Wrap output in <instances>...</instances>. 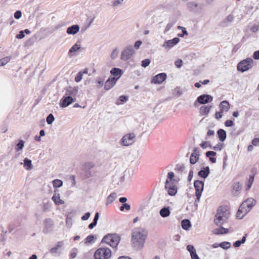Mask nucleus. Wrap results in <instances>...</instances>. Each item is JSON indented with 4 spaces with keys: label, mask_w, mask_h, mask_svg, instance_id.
<instances>
[{
    "label": "nucleus",
    "mask_w": 259,
    "mask_h": 259,
    "mask_svg": "<svg viewBox=\"0 0 259 259\" xmlns=\"http://www.w3.org/2000/svg\"><path fill=\"white\" fill-rule=\"evenodd\" d=\"M147 237V232L141 228H137L133 230L132 236V242L135 248L141 249L144 244Z\"/></svg>",
    "instance_id": "1"
},
{
    "label": "nucleus",
    "mask_w": 259,
    "mask_h": 259,
    "mask_svg": "<svg viewBox=\"0 0 259 259\" xmlns=\"http://www.w3.org/2000/svg\"><path fill=\"white\" fill-rule=\"evenodd\" d=\"M255 200L252 198H249L243 201L239 208L237 213V218L242 219L243 216L250 211L251 208L255 205Z\"/></svg>",
    "instance_id": "2"
},
{
    "label": "nucleus",
    "mask_w": 259,
    "mask_h": 259,
    "mask_svg": "<svg viewBox=\"0 0 259 259\" xmlns=\"http://www.w3.org/2000/svg\"><path fill=\"white\" fill-rule=\"evenodd\" d=\"M230 215L229 211L226 207L221 206L217 210L214 222L219 226H221L228 220Z\"/></svg>",
    "instance_id": "3"
},
{
    "label": "nucleus",
    "mask_w": 259,
    "mask_h": 259,
    "mask_svg": "<svg viewBox=\"0 0 259 259\" xmlns=\"http://www.w3.org/2000/svg\"><path fill=\"white\" fill-rule=\"evenodd\" d=\"M120 240L119 235L115 234H109L104 237L102 243H106L113 248H115L118 245Z\"/></svg>",
    "instance_id": "4"
},
{
    "label": "nucleus",
    "mask_w": 259,
    "mask_h": 259,
    "mask_svg": "<svg viewBox=\"0 0 259 259\" xmlns=\"http://www.w3.org/2000/svg\"><path fill=\"white\" fill-rule=\"evenodd\" d=\"M111 256V251L107 247L98 248L94 253L95 259H108Z\"/></svg>",
    "instance_id": "5"
},
{
    "label": "nucleus",
    "mask_w": 259,
    "mask_h": 259,
    "mask_svg": "<svg viewBox=\"0 0 259 259\" xmlns=\"http://www.w3.org/2000/svg\"><path fill=\"white\" fill-rule=\"evenodd\" d=\"M136 140V135L134 133L127 134L123 136L120 140V144L123 146L132 145Z\"/></svg>",
    "instance_id": "6"
},
{
    "label": "nucleus",
    "mask_w": 259,
    "mask_h": 259,
    "mask_svg": "<svg viewBox=\"0 0 259 259\" xmlns=\"http://www.w3.org/2000/svg\"><path fill=\"white\" fill-rule=\"evenodd\" d=\"M135 54V51L132 46H128L122 51L120 59L123 61H126L130 59Z\"/></svg>",
    "instance_id": "7"
},
{
    "label": "nucleus",
    "mask_w": 259,
    "mask_h": 259,
    "mask_svg": "<svg viewBox=\"0 0 259 259\" xmlns=\"http://www.w3.org/2000/svg\"><path fill=\"white\" fill-rule=\"evenodd\" d=\"M252 62L253 60L252 59L247 58L238 63L237 69L241 72L247 71L251 67Z\"/></svg>",
    "instance_id": "8"
},
{
    "label": "nucleus",
    "mask_w": 259,
    "mask_h": 259,
    "mask_svg": "<svg viewBox=\"0 0 259 259\" xmlns=\"http://www.w3.org/2000/svg\"><path fill=\"white\" fill-rule=\"evenodd\" d=\"M194 186L196 196V201L199 202L204 188V183L202 181L197 180L194 182Z\"/></svg>",
    "instance_id": "9"
},
{
    "label": "nucleus",
    "mask_w": 259,
    "mask_h": 259,
    "mask_svg": "<svg viewBox=\"0 0 259 259\" xmlns=\"http://www.w3.org/2000/svg\"><path fill=\"white\" fill-rule=\"evenodd\" d=\"M213 100V97L209 95L203 94L199 96L197 100L194 103V105L196 106L197 102L201 104H204L210 102Z\"/></svg>",
    "instance_id": "10"
},
{
    "label": "nucleus",
    "mask_w": 259,
    "mask_h": 259,
    "mask_svg": "<svg viewBox=\"0 0 259 259\" xmlns=\"http://www.w3.org/2000/svg\"><path fill=\"white\" fill-rule=\"evenodd\" d=\"M43 232L45 233H48L53 230L54 224L53 221L51 219H46L44 222Z\"/></svg>",
    "instance_id": "11"
},
{
    "label": "nucleus",
    "mask_w": 259,
    "mask_h": 259,
    "mask_svg": "<svg viewBox=\"0 0 259 259\" xmlns=\"http://www.w3.org/2000/svg\"><path fill=\"white\" fill-rule=\"evenodd\" d=\"M76 101V98H72V97L70 96H64L60 101V106L65 108L68 106L71 103L75 102Z\"/></svg>",
    "instance_id": "12"
},
{
    "label": "nucleus",
    "mask_w": 259,
    "mask_h": 259,
    "mask_svg": "<svg viewBox=\"0 0 259 259\" xmlns=\"http://www.w3.org/2000/svg\"><path fill=\"white\" fill-rule=\"evenodd\" d=\"M166 74L165 73H159L152 78L151 82L155 84H161L166 79Z\"/></svg>",
    "instance_id": "13"
},
{
    "label": "nucleus",
    "mask_w": 259,
    "mask_h": 259,
    "mask_svg": "<svg viewBox=\"0 0 259 259\" xmlns=\"http://www.w3.org/2000/svg\"><path fill=\"white\" fill-rule=\"evenodd\" d=\"M78 88L77 87H69L66 90L65 96H70L72 98H76L78 94Z\"/></svg>",
    "instance_id": "14"
},
{
    "label": "nucleus",
    "mask_w": 259,
    "mask_h": 259,
    "mask_svg": "<svg viewBox=\"0 0 259 259\" xmlns=\"http://www.w3.org/2000/svg\"><path fill=\"white\" fill-rule=\"evenodd\" d=\"M118 78L115 77L108 78L105 83L104 89L106 90H109L111 89L116 83Z\"/></svg>",
    "instance_id": "15"
},
{
    "label": "nucleus",
    "mask_w": 259,
    "mask_h": 259,
    "mask_svg": "<svg viewBox=\"0 0 259 259\" xmlns=\"http://www.w3.org/2000/svg\"><path fill=\"white\" fill-rule=\"evenodd\" d=\"M180 41V39L178 37H175L172 39L167 40L162 45V47L165 48H170L177 44Z\"/></svg>",
    "instance_id": "16"
},
{
    "label": "nucleus",
    "mask_w": 259,
    "mask_h": 259,
    "mask_svg": "<svg viewBox=\"0 0 259 259\" xmlns=\"http://www.w3.org/2000/svg\"><path fill=\"white\" fill-rule=\"evenodd\" d=\"M55 193L52 197V200L54 201L56 205H59L64 203V201L60 199V194L58 190H55Z\"/></svg>",
    "instance_id": "17"
},
{
    "label": "nucleus",
    "mask_w": 259,
    "mask_h": 259,
    "mask_svg": "<svg viewBox=\"0 0 259 259\" xmlns=\"http://www.w3.org/2000/svg\"><path fill=\"white\" fill-rule=\"evenodd\" d=\"M80 27L78 25H73L67 28L66 33L70 35H74L79 32Z\"/></svg>",
    "instance_id": "18"
},
{
    "label": "nucleus",
    "mask_w": 259,
    "mask_h": 259,
    "mask_svg": "<svg viewBox=\"0 0 259 259\" xmlns=\"http://www.w3.org/2000/svg\"><path fill=\"white\" fill-rule=\"evenodd\" d=\"M165 189L167 190L168 194L170 196H174L177 192V188L175 184L165 185Z\"/></svg>",
    "instance_id": "19"
},
{
    "label": "nucleus",
    "mask_w": 259,
    "mask_h": 259,
    "mask_svg": "<svg viewBox=\"0 0 259 259\" xmlns=\"http://www.w3.org/2000/svg\"><path fill=\"white\" fill-rule=\"evenodd\" d=\"M177 20V18L174 17H171L169 18L168 23L167 24L164 31V33H166L169 31V30L174 26Z\"/></svg>",
    "instance_id": "20"
},
{
    "label": "nucleus",
    "mask_w": 259,
    "mask_h": 259,
    "mask_svg": "<svg viewBox=\"0 0 259 259\" xmlns=\"http://www.w3.org/2000/svg\"><path fill=\"white\" fill-rule=\"evenodd\" d=\"M175 174L173 172H169L167 174V179L165 183V185L168 186V185L175 184L176 183V180L174 179Z\"/></svg>",
    "instance_id": "21"
},
{
    "label": "nucleus",
    "mask_w": 259,
    "mask_h": 259,
    "mask_svg": "<svg viewBox=\"0 0 259 259\" xmlns=\"http://www.w3.org/2000/svg\"><path fill=\"white\" fill-rule=\"evenodd\" d=\"M219 107L222 112H227L230 109V104L227 101H223L220 104Z\"/></svg>",
    "instance_id": "22"
},
{
    "label": "nucleus",
    "mask_w": 259,
    "mask_h": 259,
    "mask_svg": "<svg viewBox=\"0 0 259 259\" xmlns=\"http://www.w3.org/2000/svg\"><path fill=\"white\" fill-rule=\"evenodd\" d=\"M110 73L115 77V76H118L116 78L118 79L122 75L123 72L122 70L119 68H113L110 71Z\"/></svg>",
    "instance_id": "23"
},
{
    "label": "nucleus",
    "mask_w": 259,
    "mask_h": 259,
    "mask_svg": "<svg viewBox=\"0 0 259 259\" xmlns=\"http://www.w3.org/2000/svg\"><path fill=\"white\" fill-rule=\"evenodd\" d=\"M21 164H23L24 167L27 170H31L33 168L31 160L28 159L27 158H25L24 159V162H21Z\"/></svg>",
    "instance_id": "24"
},
{
    "label": "nucleus",
    "mask_w": 259,
    "mask_h": 259,
    "mask_svg": "<svg viewBox=\"0 0 259 259\" xmlns=\"http://www.w3.org/2000/svg\"><path fill=\"white\" fill-rule=\"evenodd\" d=\"M211 108V105L201 106L200 109V114H201L202 115H207L209 113Z\"/></svg>",
    "instance_id": "25"
},
{
    "label": "nucleus",
    "mask_w": 259,
    "mask_h": 259,
    "mask_svg": "<svg viewBox=\"0 0 259 259\" xmlns=\"http://www.w3.org/2000/svg\"><path fill=\"white\" fill-rule=\"evenodd\" d=\"M212 232L214 234L216 235L224 234L227 233L228 232V230L223 228V227H221L220 228L214 229L212 231Z\"/></svg>",
    "instance_id": "26"
},
{
    "label": "nucleus",
    "mask_w": 259,
    "mask_h": 259,
    "mask_svg": "<svg viewBox=\"0 0 259 259\" xmlns=\"http://www.w3.org/2000/svg\"><path fill=\"white\" fill-rule=\"evenodd\" d=\"M209 174V168L208 166L206 167L203 169H201L198 172V175L203 178H206Z\"/></svg>",
    "instance_id": "27"
},
{
    "label": "nucleus",
    "mask_w": 259,
    "mask_h": 259,
    "mask_svg": "<svg viewBox=\"0 0 259 259\" xmlns=\"http://www.w3.org/2000/svg\"><path fill=\"white\" fill-rule=\"evenodd\" d=\"M170 210L169 207H165L161 209L159 211L160 215L162 218H166L170 214Z\"/></svg>",
    "instance_id": "28"
},
{
    "label": "nucleus",
    "mask_w": 259,
    "mask_h": 259,
    "mask_svg": "<svg viewBox=\"0 0 259 259\" xmlns=\"http://www.w3.org/2000/svg\"><path fill=\"white\" fill-rule=\"evenodd\" d=\"M181 226L183 229L189 230L191 227V224L189 220L185 219L182 221Z\"/></svg>",
    "instance_id": "29"
},
{
    "label": "nucleus",
    "mask_w": 259,
    "mask_h": 259,
    "mask_svg": "<svg viewBox=\"0 0 259 259\" xmlns=\"http://www.w3.org/2000/svg\"><path fill=\"white\" fill-rule=\"evenodd\" d=\"M196 148L194 149V152L191 154L190 161L191 164H195L198 160L199 157L196 153Z\"/></svg>",
    "instance_id": "30"
},
{
    "label": "nucleus",
    "mask_w": 259,
    "mask_h": 259,
    "mask_svg": "<svg viewBox=\"0 0 259 259\" xmlns=\"http://www.w3.org/2000/svg\"><path fill=\"white\" fill-rule=\"evenodd\" d=\"M218 135L220 140L222 142L224 141L226 139V133L225 130L220 129L218 131Z\"/></svg>",
    "instance_id": "31"
},
{
    "label": "nucleus",
    "mask_w": 259,
    "mask_h": 259,
    "mask_svg": "<svg viewBox=\"0 0 259 259\" xmlns=\"http://www.w3.org/2000/svg\"><path fill=\"white\" fill-rule=\"evenodd\" d=\"M216 154L217 153L212 151H207L206 153V156L207 157H209L210 161L212 163H215L216 162V159L215 158L212 157V156H215Z\"/></svg>",
    "instance_id": "32"
},
{
    "label": "nucleus",
    "mask_w": 259,
    "mask_h": 259,
    "mask_svg": "<svg viewBox=\"0 0 259 259\" xmlns=\"http://www.w3.org/2000/svg\"><path fill=\"white\" fill-rule=\"evenodd\" d=\"M241 187L239 183H235L233 185V193L234 195H237L241 191Z\"/></svg>",
    "instance_id": "33"
},
{
    "label": "nucleus",
    "mask_w": 259,
    "mask_h": 259,
    "mask_svg": "<svg viewBox=\"0 0 259 259\" xmlns=\"http://www.w3.org/2000/svg\"><path fill=\"white\" fill-rule=\"evenodd\" d=\"M116 198V194L115 193H112L110 194L107 198L106 205H108L113 202Z\"/></svg>",
    "instance_id": "34"
},
{
    "label": "nucleus",
    "mask_w": 259,
    "mask_h": 259,
    "mask_svg": "<svg viewBox=\"0 0 259 259\" xmlns=\"http://www.w3.org/2000/svg\"><path fill=\"white\" fill-rule=\"evenodd\" d=\"M52 184L54 188H60L63 185V182L59 179H55L53 181Z\"/></svg>",
    "instance_id": "35"
},
{
    "label": "nucleus",
    "mask_w": 259,
    "mask_h": 259,
    "mask_svg": "<svg viewBox=\"0 0 259 259\" xmlns=\"http://www.w3.org/2000/svg\"><path fill=\"white\" fill-rule=\"evenodd\" d=\"M187 6L191 11H194L196 10L198 5L195 2H189L187 4Z\"/></svg>",
    "instance_id": "36"
},
{
    "label": "nucleus",
    "mask_w": 259,
    "mask_h": 259,
    "mask_svg": "<svg viewBox=\"0 0 259 259\" xmlns=\"http://www.w3.org/2000/svg\"><path fill=\"white\" fill-rule=\"evenodd\" d=\"M80 45H78L77 44H74L69 50V54L73 53L75 52H76L77 50H78L80 49Z\"/></svg>",
    "instance_id": "37"
},
{
    "label": "nucleus",
    "mask_w": 259,
    "mask_h": 259,
    "mask_svg": "<svg viewBox=\"0 0 259 259\" xmlns=\"http://www.w3.org/2000/svg\"><path fill=\"white\" fill-rule=\"evenodd\" d=\"M24 146V142L23 140H20L19 143L17 144V147L16 148L17 151L22 150Z\"/></svg>",
    "instance_id": "38"
},
{
    "label": "nucleus",
    "mask_w": 259,
    "mask_h": 259,
    "mask_svg": "<svg viewBox=\"0 0 259 259\" xmlns=\"http://www.w3.org/2000/svg\"><path fill=\"white\" fill-rule=\"evenodd\" d=\"M55 118L52 114H50L47 117L46 121L49 124H51L54 121Z\"/></svg>",
    "instance_id": "39"
},
{
    "label": "nucleus",
    "mask_w": 259,
    "mask_h": 259,
    "mask_svg": "<svg viewBox=\"0 0 259 259\" xmlns=\"http://www.w3.org/2000/svg\"><path fill=\"white\" fill-rule=\"evenodd\" d=\"M253 181H254V176H250L248 181V183L247 184V188H246L247 190L251 188V185H252Z\"/></svg>",
    "instance_id": "40"
},
{
    "label": "nucleus",
    "mask_w": 259,
    "mask_h": 259,
    "mask_svg": "<svg viewBox=\"0 0 259 259\" xmlns=\"http://www.w3.org/2000/svg\"><path fill=\"white\" fill-rule=\"evenodd\" d=\"M219 246L223 249H228L230 247V243L228 242H224L219 244Z\"/></svg>",
    "instance_id": "41"
},
{
    "label": "nucleus",
    "mask_w": 259,
    "mask_h": 259,
    "mask_svg": "<svg viewBox=\"0 0 259 259\" xmlns=\"http://www.w3.org/2000/svg\"><path fill=\"white\" fill-rule=\"evenodd\" d=\"M123 0H114L113 2V7H117L121 6L123 3Z\"/></svg>",
    "instance_id": "42"
},
{
    "label": "nucleus",
    "mask_w": 259,
    "mask_h": 259,
    "mask_svg": "<svg viewBox=\"0 0 259 259\" xmlns=\"http://www.w3.org/2000/svg\"><path fill=\"white\" fill-rule=\"evenodd\" d=\"M187 249L190 252V255L195 252L196 249L192 245H188L187 246Z\"/></svg>",
    "instance_id": "43"
},
{
    "label": "nucleus",
    "mask_w": 259,
    "mask_h": 259,
    "mask_svg": "<svg viewBox=\"0 0 259 259\" xmlns=\"http://www.w3.org/2000/svg\"><path fill=\"white\" fill-rule=\"evenodd\" d=\"M151 62V61L150 59H146L145 60H143L142 61V64H141V66L143 67H147L150 63Z\"/></svg>",
    "instance_id": "44"
},
{
    "label": "nucleus",
    "mask_w": 259,
    "mask_h": 259,
    "mask_svg": "<svg viewBox=\"0 0 259 259\" xmlns=\"http://www.w3.org/2000/svg\"><path fill=\"white\" fill-rule=\"evenodd\" d=\"M83 73L79 72L75 77V81L77 82H79L82 78Z\"/></svg>",
    "instance_id": "45"
},
{
    "label": "nucleus",
    "mask_w": 259,
    "mask_h": 259,
    "mask_svg": "<svg viewBox=\"0 0 259 259\" xmlns=\"http://www.w3.org/2000/svg\"><path fill=\"white\" fill-rule=\"evenodd\" d=\"M125 209L127 210H130L131 209L130 205L127 203L123 204L120 207V210L121 211H123Z\"/></svg>",
    "instance_id": "46"
},
{
    "label": "nucleus",
    "mask_w": 259,
    "mask_h": 259,
    "mask_svg": "<svg viewBox=\"0 0 259 259\" xmlns=\"http://www.w3.org/2000/svg\"><path fill=\"white\" fill-rule=\"evenodd\" d=\"M94 239V236L92 235H90L86 238V239L85 240L84 243L85 244L90 243L93 241Z\"/></svg>",
    "instance_id": "47"
},
{
    "label": "nucleus",
    "mask_w": 259,
    "mask_h": 259,
    "mask_svg": "<svg viewBox=\"0 0 259 259\" xmlns=\"http://www.w3.org/2000/svg\"><path fill=\"white\" fill-rule=\"evenodd\" d=\"M234 20V16L232 15H228L226 19L224 20V23H231Z\"/></svg>",
    "instance_id": "48"
},
{
    "label": "nucleus",
    "mask_w": 259,
    "mask_h": 259,
    "mask_svg": "<svg viewBox=\"0 0 259 259\" xmlns=\"http://www.w3.org/2000/svg\"><path fill=\"white\" fill-rule=\"evenodd\" d=\"M223 148V144L219 143L215 146H214L212 149L215 151H221Z\"/></svg>",
    "instance_id": "49"
},
{
    "label": "nucleus",
    "mask_w": 259,
    "mask_h": 259,
    "mask_svg": "<svg viewBox=\"0 0 259 259\" xmlns=\"http://www.w3.org/2000/svg\"><path fill=\"white\" fill-rule=\"evenodd\" d=\"M1 63L2 64L3 66H4L10 61V58L9 57H6L1 59Z\"/></svg>",
    "instance_id": "50"
},
{
    "label": "nucleus",
    "mask_w": 259,
    "mask_h": 259,
    "mask_svg": "<svg viewBox=\"0 0 259 259\" xmlns=\"http://www.w3.org/2000/svg\"><path fill=\"white\" fill-rule=\"evenodd\" d=\"M200 146L203 148H206L208 147H209L210 149H212L211 146L210 145L209 143L207 141H204V142H202L200 144Z\"/></svg>",
    "instance_id": "51"
},
{
    "label": "nucleus",
    "mask_w": 259,
    "mask_h": 259,
    "mask_svg": "<svg viewBox=\"0 0 259 259\" xmlns=\"http://www.w3.org/2000/svg\"><path fill=\"white\" fill-rule=\"evenodd\" d=\"M118 51L117 50V49H115L112 51V52L111 54V58L112 59H114L118 56Z\"/></svg>",
    "instance_id": "52"
},
{
    "label": "nucleus",
    "mask_w": 259,
    "mask_h": 259,
    "mask_svg": "<svg viewBox=\"0 0 259 259\" xmlns=\"http://www.w3.org/2000/svg\"><path fill=\"white\" fill-rule=\"evenodd\" d=\"M21 16H22V13L20 11H17L14 13V17L17 19L20 18Z\"/></svg>",
    "instance_id": "53"
},
{
    "label": "nucleus",
    "mask_w": 259,
    "mask_h": 259,
    "mask_svg": "<svg viewBox=\"0 0 259 259\" xmlns=\"http://www.w3.org/2000/svg\"><path fill=\"white\" fill-rule=\"evenodd\" d=\"M175 65L178 68H180L183 65V61L182 60H178L175 62Z\"/></svg>",
    "instance_id": "54"
},
{
    "label": "nucleus",
    "mask_w": 259,
    "mask_h": 259,
    "mask_svg": "<svg viewBox=\"0 0 259 259\" xmlns=\"http://www.w3.org/2000/svg\"><path fill=\"white\" fill-rule=\"evenodd\" d=\"M128 97L127 96L122 95L119 97L120 101L123 103L126 102L128 100Z\"/></svg>",
    "instance_id": "55"
},
{
    "label": "nucleus",
    "mask_w": 259,
    "mask_h": 259,
    "mask_svg": "<svg viewBox=\"0 0 259 259\" xmlns=\"http://www.w3.org/2000/svg\"><path fill=\"white\" fill-rule=\"evenodd\" d=\"M91 215L90 212H88L84 214V215L81 217V220L83 221H86L89 219Z\"/></svg>",
    "instance_id": "56"
},
{
    "label": "nucleus",
    "mask_w": 259,
    "mask_h": 259,
    "mask_svg": "<svg viewBox=\"0 0 259 259\" xmlns=\"http://www.w3.org/2000/svg\"><path fill=\"white\" fill-rule=\"evenodd\" d=\"M234 124L233 121L231 120H227L225 122V125L226 126L230 127Z\"/></svg>",
    "instance_id": "57"
},
{
    "label": "nucleus",
    "mask_w": 259,
    "mask_h": 259,
    "mask_svg": "<svg viewBox=\"0 0 259 259\" xmlns=\"http://www.w3.org/2000/svg\"><path fill=\"white\" fill-rule=\"evenodd\" d=\"M24 31L21 30L19 32V33L17 35H16V38H18V39H22L23 38L24 36H25V35L24 34Z\"/></svg>",
    "instance_id": "58"
},
{
    "label": "nucleus",
    "mask_w": 259,
    "mask_h": 259,
    "mask_svg": "<svg viewBox=\"0 0 259 259\" xmlns=\"http://www.w3.org/2000/svg\"><path fill=\"white\" fill-rule=\"evenodd\" d=\"M42 207L44 211H47L49 210V208L50 207V204L48 203H44L42 204Z\"/></svg>",
    "instance_id": "59"
},
{
    "label": "nucleus",
    "mask_w": 259,
    "mask_h": 259,
    "mask_svg": "<svg viewBox=\"0 0 259 259\" xmlns=\"http://www.w3.org/2000/svg\"><path fill=\"white\" fill-rule=\"evenodd\" d=\"M252 144L255 146H259V138H255L252 141Z\"/></svg>",
    "instance_id": "60"
},
{
    "label": "nucleus",
    "mask_w": 259,
    "mask_h": 259,
    "mask_svg": "<svg viewBox=\"0 0 259 259\" xmlns=\"http://www.w3.org/2000/svg\"><path fill=\"white\" fill-rule=\"evenodd\" d=\"M142 44V42L141 40H137V41L135 42V43L134 44V47L136 49H138L140 48V47Z\"/></svg>",
    "instance_id": "61"
},
{
    "label": "nucleus",
    "mask_w": 259,
    "mask_h": 259,
    "mask_svg": "<svg viewBox=\"0 0 259 259\" xmlns=\"http://www.w3.org/2000/svg\"><path fill=\"white\" fill-rule=\"evenodd\" d=\"M223 112H222V111H220V112H216V113L215 114V118L218 119L221 118L223 116V115H222Z\"/></svg>",
    "instance_id": "62"
},
{
    "label": "nucleus",
    "mask_w": 259,
    "mask_h": 259,
    "mask_svg": "<svg viewBox=\"0 0 259 259\" xmlns=\"http://www.w3.org/2000/svg\"><path fill=\"white\" fill-rule=\"evenodd\" d=\"M253 58L255 59H259V50L256 51L254 52L253 53Z\"/></svg>",
    "instance_id": "63"
},
{
    "label": "nucleus",
    "mask_w": 259,
    "mask_h": 259,
    "mask_svg": "<svg viewBox=\"0 0 259 259\" xmlns=\"http://www.w3.org/2000/svg\"><path fill=\"white\" fill-rule=\"evenodd\" d=\"M191 257L192 259H199V257L197 254L196 253V251L193 254H191Z\"/></svg>",
    "instance_id": "64"
}]
</instances>
